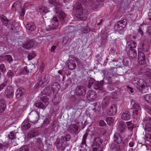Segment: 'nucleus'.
Instances as JSON below:
<instances>
[{"instance_id": "nucleus-4", "label": "nucleus", "mask_w": 151, "mask_h": 151, "mask_svg": "<svg viewBox=\"0 0 151 151\" xmlns=\"http://www.w3.org/2000/svg\"><path fill=\"white\" fill-rule=\"evenodd\" d=\"M28 117L30 122L35 124L37 123L39 119V116L36 111H34L29 113Z\"/></svg>"}, {"instance_id": "nucleus-64", "label": "nucleus", "mask_w": 151, "mask_h": 151, "mask_svg": "<svg viewBox=\"0 0 151 151\" xmlns=\"http://www.w3.org/2000/svg\"><path fill=\"white\" fill-rule=\"evenodd\" d=\"M68 42V40L66 38H64L63 40V44L65 45Z\"/></svg>"}, {"instance_id": "nucleus-51", "label": "nucleus", "mask_w": 151, "mask_h": 151, "mask_svg": "<svg viewBox=\"0 0 151 151\" xmlns=\"http://www.w3.org/2000/svg\"><path fill=\"white\" fill-rule=\"evenodd\" d=\"M20 151H28V147L27 145H24L21 147L19 149Z\"/></svg>"}, {"instance_id": "nucleus-29", "label": "nucleus", "mask_w": 151, "mask_h": 151, "mask_svg": "<svg viewBox=\"0 0 151 151\" xmlns=\"http://www.w3.org/2000/svg\"><path fill=\"white\" fill-rule=\"evenodd\" d=\"M35 105L37 107L43 109H45L47 106V104H44L41 102L35 103Z\"/></svg>"}, {"instance_id": "nucleus-27", "label": "nucleus", "mask_w": 151, "mask_h": 151, "mask_svg": "<svg viewBox=\"0 0 151 151\" xmlns=\"http://www.w3.org/2000/svg\"><path fill=\"white\" fill-rule=\"evenodd\" d=\"M68 67L70 70H74L76 67V64L74 61L70 60L68 63Z\"/></svg>"}, {"instance_id": "nucleus-42", "label": "nucleus", "mask_w": 151, "mask_h": 151, "mask_svg": "<svg viewBox=\"0 0 151 151\" xmlns=\"http://www.w3.org/2000/svg\"><path fill=\"white\" fill-rule=\"evenodd\" d=\"M145 129L149 132H151V124L148 123L145 125Z\"/></svg>"}, {"instance_id": "nucleus-8", "label": "nucleus", "mask_w": 151, "mask_h": 151, "mask_svg": "<svg viewBox=\"0 0 151 151\" xmlns=\"http://www.w3.org/2000/svg\"><path fill=\"white\" fill-rule=\"evenodd\" d=\"M97 95L96 92L94 91H89L88 92L86 97L88 100L92 101L96 98Z\"/></svg>"}, {"instance_id": "nucleus-7", "label": "nucleus", "mask_w": 151, "mask_h": 151, "mask_svg": "<svg viewBox=\"0 0 151 151\" xmlns=\"http://www.w3.org/2000/svg\"><path fill=\"white\" fill-rule=\"evenodd\" d=\"M76 93L78 95L84 96L86 93V88L83 86H78L76 89Z\"/></svg>"}, {"instance_id": "nucleus-33", "label": "nucleus", "mask_w": 151, "mask_h": 151, "mask_svg": "<svg viewBox=\"0 0 151 151\" xmlns=\"http://www.w3.org/2000/svg\"><path fill=\"white\" fill-rule=\"evenodd\" d=\"M136 44V43L133 41H131V42H128L127 43L128 46L127 47V48H128L130 50L134 49L133 48L135 47H136L135 45Z\"/></svg>"}, {"instance_id": "nucleus-34", "label": "nucleus", "mask_w": 151, "mask_h": 151, "mask_svg": "<svg viewBox=\"0 0 151 151\" xmlns=\"http://www.w3.org/2000/svg\"><path fill=\"white\" fill-rule=\"evenodd\" d=\"M23 94V92L22 90V88H19L16 92V98L18 99L20 98Z\"/></svg>"}, {"instance_id": "nucleus-1", "label": "nucleus", "mask_w": 151, "mask_h": 151, "mask_svg": "<svg viewBox=\"0 0 151 151\" xmlns=\"http://www.w3.org/2000/svg\"><path fill=\"white\" fill-rule=\"evenodd\" d=\"M73 9L76 11V14L82 20H85L87 19L88 14V11L86 9H83L80 3L77 2L75 3Z\"/></svg>"}, {"instance_id": "nucleus-37", "label": "nucleus", "mask_w": 151, "mask_h": 151, "mask_svg": "<svg viewBox=\"0 0 151 151\" xmlns=\"http://www.w3.org/2000/svg\"><path fill=\"white\" fill-rule=\"evenodd\" d=\"M70 135L69 134H65L62 136V139L64 140L69 141L70 139Z\"/></svg>"}, {"instance_id": "nucleus-54", "label": "nucleus", "mask_w": 151, "mask_h": 151, "mask_svg": "<svg viewBox=\"0 0 151 151\" xmlns=\"http://www.w3.org/2000/svg\"><path fill=\"white\" fill-rule=\"evenodd\" d=\"M5 58L9 62L13 61L12 57L10 55H6L5 56Z\"/></svg>"}, {"instance_id": "nucleus-22", "label": "nucleus", "mask_w": 151, "mask_h": 151, "mask_svg": "<svg viewBox=\"0 0 151 151\" xmlns=\"http://www.w3.org/2000/svg\"><path fill=\"white\" fill-rule=\"evenodd\" d=\"M121 117L123 120H128L130 118L131 114L129 111H126L122 114Z\"/></svg>"}, {"instance_id": "nucleus-58", "label": "nucleus", "mask_w": 151, "mask_h": 151, "mask_svg": "<svg viewBox=\"0 0 151 151\" xmlns=\"http://www.w3.org/2000/svg\"><path fill=\"white\" fill-rule=\"evenodd\" d=\"M0 69L2 73H4L6 70V68L3 64L0 65Z\"/></svg>"}, {"instance_id": "nucleus-47", "label": "nucleus", "mask_w": 151, "mask_h": 151, "mask_svg": "<svg viewBox=\"0 0 151 151\" xmlns=\"http://www.w3.org/2000/svg\"><path fill=\"white\" fill-rule=\"evenodd\" d=\"M40 12H41L43 15L45 13H47L48 12H49L47 9L46 8H45V7L40 8Z\"/></svg>"}, {"instance_id": "nucleus-40", "label": "nucleus", "mask_w": 151, "mask_h": 151, "mask_svg": "<svg viewBox=\"0 0 151 151\" xmlns=\"http://www.w3.org/2000/svg\"><path fill=\"white\" fill-rule=\"evenodd\" d=\"M134 112H138L141 110L140 106L138 104H134L133 105Z\"/></svg>"}, {"instance_id": "nucleus-16", "label": "nucleus", "mask_w": 151, "mask_h": 151, "mask_svg": "<svg viewBox=\"0 0 151 151\" xmlns=\"http://www.w3.org/2000/svg\"><path fill=\"white\" fill-rule=\"evenodd\" d=\"M34 45V41L32 40L26 42L24 44L23 47L24 48L28 50L32 48Z\"/></svg>"}, {"instance_id": "nucleus-24", "label": "nucleus", "mask_w": 151, "mask_h": 151, "mask_svg": "<svg viewBox=\"0 0 151 151\" xmlns=\"http://www.w3.org/2000/svg\"><path fill=\"white\" fill-rule=\"evenodd\" d=\"M21 7V4L20 2L19 1H17L13 4L12 9L13 10H19Z\"/></svg>"}, {"instance_id": "nucleus-57", "label": "nucleus", "mask_w": 151, "mask_h": 151, "mask_svg": "<svg viewBox=\"0 0 151 151\" xmlns=\"http://www.w3.org/2000/svg\"><path fill=\"white\" fill-rule=\"evenodd\" d=\"M146 139L150 143H151V135L149 134H146Z\"/></svg>"}, {"instance_id": "nucleus-13", "label": "nucleus", "mask_w": 151, "mask_h": 151, "mask_svg": "<svg viewBox=\"0 0 151 151\" xmlns=\"http://www.w3.org/2000/svg\"><path fill=\"white\" fill-rule=\"evenodd\" d=\"M126 123L123 122L121 121L119 122L118 130L120 133H124L126 129Z\"/></svg>"}, {"instance_id": "nucleus-60", "label": "nucleus", "mask_w": 151, "mask_h": 151, "mask_svg": "<svg viewBox=\"0 0 151 151\" xmlns=\"http://www.w3.org/2000/svg\"><path fill=\"white\" fill-rule=\"evenodd\" d=\"M93 151H97L98 149L99 148V146H97L96 145L93 144L92 145Z\"/></svg>"}, {"instance_id": "nucleus-63", "label": "nucleus", "mask_w": 151, "mask_h": 151, "mask_svg": "<svg viewBox=\"0 0 151 151\" xmlns=\"http://www.w3.org/2000/svg\"><path fill=\"white\" fill-rule=\"evenodd\" d=\"M138 32L139 34H140L141 35H143V32L142 29L139 28L138 30Z\"/></svg>"}, {"instance_id": "nucleus-10", "label": "nucleus", "mask_w": 151, "mask_h": 151, "mask_svg": "<svg viewBox=\"0 0 151 151\" xmlns=\"http://www.w3.org/2000/svg\"><path fill=\"white\" fill-rule=\"evenodd\" d=\"M145 58L144 53L142 52L138 51V60L140 64L142 65L145 63Z\"/></svg>"}, {"instance_id": "nucleus-2", "label": "nucleus", "mask_w": 151, "mask_h": 151, "mask_svg": "<svg viewBox=\"0 0 151 151\" xmlns=\"http://www.w3.org/2000/svg\"><path fill=\"white\" fill-rule=\"evenodd\" d=\"M55 9L56 14L58 16L60 20L61 21V22L58 25H54L53 24H52V26H51V25H49V26H50L52 29H55L58 28L59 26L61 27L62 25V20H64L66 17V14L62 11L60 6L55 7Z\"/></svg>"}, {"instance_id": "nucleus-46", "label": "nucleus", "mask_w": 151, "mask_h": 151, "mask_svg": "<svg viewBox=\"0 0 151 151\" xmlns=\"http://www.w3.org/2000/svg\"><path fill=\"white\" fill-rule=\"evenodd\" d=\"M49 2L50 4H53L55 6L59 7L60 6L59 4L56 1V0H49Z\"/></svg>"}, {"instance_id": "nucleus-48", "label": "nucleus", "mask_w": 151, "mask_h": 151, "mask_svg": "<svg viewBox=\"0 0 151 151\" xmlns=\"http://www.w3.org/2000/svg\"><path fill=\"white\" fill-rule=\"evenodd\" d=\"M36 56V54L34 52L29 53L27 56L28 60H30L34 58Z\"/></svg>"}, {"instance_id": "nucleus-50", "label": "nucleus", "mask_w": 151, "mask_h": 151, "mask_svg": "<svg viewBox=\"0 0 151 151\" xmlns=\"http://www.w3.org/2000/svg\"><path fill=\"white\" fill-rule=\"evenodd\" d=\"M40 100L42 102L45 104L47 103L48 101V99L46 96L41 97Z\"/></svg>"}, {"instance_id": "nucleus-31", "label": "nucleus", "mask_w": 151, "mask_h": 151, "mask_svg": "<svg viewBox=\"0 0 151 151\" xmlns=\"http://www.w3.org/2000/svg\"><path fill=\"white\" fill-rule=\"evenodd\" d=\"M38 134L37 131L32 130L28 134V137L29 138H32L37 136Z\"/></svg>"}, {"instance_id": "nucleus-38", "label": "nucleus", "mask_w": 151, "mask_h": 151, "mask_svg": "<svg viewBox=\"0 0 151 151\" xmlns=\"http://www.w3.org/2000/svg\"><path fill=\"white\" fill-rule=\"evenodd\" d=\"M126 124L127 125V127L128 129L130 131H132L134 127V125L131 122H126Z\"/></svg>"}, {"instance_id": "nucleus-53", "label": "nucleus", "mask_w": 151, "mask_h": 151, "mask_svg": "<svg viewBox=\"0 0 151 151\" xmlns=\"http://www.w3.org/2000/svg\"><path fill=\"white\" fill-rule=\"evenodd\" d=\"M14 73L11 70H9L7 74V76L9 78H12L14 75Z\"/></svg>"}, {"instance_id": "nucleus-15", "label": "nucleus", "mask_w": 151, "mask_h": 151, "mask_svg": "<svg viewBox=\"0 0 151 151\" xmlns=\"http://www.w3.org/2000/svg\"><path fill=\"white\" fill-rule=\"evenodd\" d=\"M113 68H116V72L118 75H123L124 73L126 72V70L125 69L124 67H115L114 66Z\"/></svg>"}, {"instance_id": "nucleus-56", "label": "nucleus", "mask_w": 151, "mask_h": 151, "mask_svg": "<svg viewBox=\"0 0 151 151\" xmlns=\"http://www.w3.org/2000/svg\"><path fill=\"white\" fill-rule=\"evenodd\" d=\"M90 0H79V1L83 3L85 5H87L88 4Z\"/></svg>"}, {"instance_id": "nucleus-62", "label": "nucleus", "mask_w": 151, "mask_h": 151, "mask_svg": "<svg viewBox=\"0 0 151 151\" xmlns=\"http://www.w3.org/2000/svg\"><path fill=\"white\" fill-rule=\"evenodd\" d=\"M128 59L127 58H124L122 60V62H123V64L125 65H127L128 64V62L127 61Z\"/></svg>"}, {"instance_id": "nucleus-19", "label": "nucleus", "mask_w": 151, "mask_h": 151, "mask_svg": "<svg viewBox=\"0 0 151 151\" xmlns=\"http://www.w3.org/2000/svg\"><path fill=\"white\" fill-rule=\"evenodd\" d=\"M34 68L33 65H28L24 67L23 71H25L26 73H31Z\"/></svg>"}, {"instance_id": "nucleus-28", "label": "nucleus", "mask_w": 151, "mask_h": 151, "mask_svg": "<svg viewBox=\"0 0 151 151\" xmlns=\"http://www.w3.org/2000/svg\"><path fill=\"white\" fill-rule=\"evenodd\" d=\"M103 142L99 137H96L94 138L93 144L96 145L97 146H99L100 144H101Z\"/></svg>"}, {"instance_id": "nucleus-52", "label": "nucleus", "mask_w": 151, "mask_h": 151, "mask_svg": "<svg viewBox=\"0 0 151 151\" xmlns=\"http://www.w3.org/2000/svg\"><path fill=\"white\" fill-rule=\"evenodd\" d=\"M140 79L137 78H134L132 79V82L135 86L137 84L139 80Z\"/></svg>"}, {"instance_id": "nucleus-18", "label": "nucleus", "mask_w": 151, "mask_h": 151, "mask_svg": "<svg viewBox=\"0 0 151 151\" xmlns=\"http://www.w3.org/2000/svg\"><path fill=\"white\" fill-rule=\"evenodd\" d=\"M31 125L27 120L24 121L22 124V128L24 130L28 129L30 127Z\"/></svg>"}, {"instance_id": "nucleus-44", "label": "nucleus", "mask_w": 151, "mask_h": 151, "mask_svg": "<svg viewBox=\"0 0 151 151\" xmlns=\"http://www.w3.org/2000/svg\"><path fill=\"white\" fill-rule=\"evenodd\" d=\"M143 122L145 125L148 123H151V118L148 116L145 117L143 119Z\"/></svg>"}, {"instance_id": "nucleus-61", "label": "nucleus", "mask_w": 151, "mask_h": 151, "mask_svg": "<svg viewBox=\"0 0 151 151\" xmlns=\"http://www.w3.org/2000/svg\"><path fill=\"white\" fill-rule=\"evenodd\" d=\"M99 124L100 126H104L106 125V123L104 121L101 120L99 122Z\"/></svg>"}, {"instance_id": "nucleus-26", "label": "nucleus", "mask_w": 151, "mask_h": 151, "mask_svg": "<svg viewBox=\"0 0 151 151\" xmlns=\"http://www.w3.org/2000/svg\"><path fill=\"white\" fill-rule=\"evenodd\" d=\"M127 53L128 56L132 58H135L137 55L136 52L134 49H129Z\"/></svg>"}, {"instance_id": "nucleus-59", "label": "nucleus", "mask_w": 151, "mask_h": 151, "mask_svg": "<svg viewBox=\"0 0 151 151\" xmlns=\"http://www.w3.org/2000/svg\"><path fill=\"white\" fill-rule=\"evenodd\" d=\"M7 84L6 82H4L2 84L0 85V91L2 90L5 86Z\"/></svg>"}, {"instance_id": "nucleus-43", "label": "nucleus", "mask_w": 151, "mask_h": 151, "mask_svg": "<svg viewBox=\"0 0 151 151\" xmlns=\"http://www.w3.org/2000/svg\"><path fill=\"white\" fill-rule=\"evenodd\" d=\"M96 82L93 78H90V79L89 80V83L88 87L89 88H91L92 85H94V83Z\"/></svg>"}, {"instance_id": "nucleus-11", "label": "nucleus", "mask_w": 151, "mask_h": 151, "mask_svg": "<svg viewBox=\"0 0 151 151\" xmlns=\"http://www.w3.org/2000/svg\"><path fill=\"white\" fill-rule=\"evenodd\" d=\"M68 130L71 134L74 133L76 134L78 133V127L76 124H72L70 125Z\"/></svg>"}, {"instance_id": "nucleus-32", "label": "nucleus", "mask_w": 151, "mask_h": 151, "mask_svg": "<svg viewBox=\"0 0 151 151\" xmlns=\"http://www.w3.org/2000/svg\"><path fill=\"white\" fill-rule=\"evenodd\" d=\"M5 101L4 100H1L0 102V112H2L5 109L6 107Z\"/></svg>"}, {"instance_id": "nucleus-6", "label": "nucleus", "mask_w": 151, "mask_h": 151, "mask_svg": "<svg viewBox=\"0 0 151 151\" xmlns=\"http://www.w3.org/2000/svg\"><path fill=\"white\" fill-rule=\"evenodd\" d=\"M46 76H42L38 78V83L36 85V88L41 86L43 84L46 85L48 84L50 81V79L48 78L46 80Z\"/></svg>"}, {"instance_id": "nucleus-36", "label": "nucleus", "mask_w": 151, "mask_h": 151, "mask_svg": "<svg viewBox=\"0 0 151 151\" xmlns=\"http://www.w3.org/2000/svg\"><path fill=\"white\" fill-rule=\"evenodd\" d=\"M141 47V49L145 52H147L149 50V45H148L145 44L144 43H142ZM140 49H141V48Z\"/></svg>"}, {"instance_id": "nucleus-3", "label": "nucleus", "mask_w": 151, "mask_h": 151, "mask_svg": "<svg viewBox=\"0 0 151 151\" xmlns=\"http://www.w3.org/2000/svg\"><path fill=\"white\" fill-rule=\"evenodd\" d=\"M135 86L142 94L145 93L148 90L147 83L145 81L142 79L139 80Z\"/></svg>"}, {"instance_id": "nucleus-14", "label": "nucleus", "mask_w": 151, "mask_h": 151, "mask_svg": "<svg viewBox=\"0 0 151 151\" xmlns=\"http://www.w3.org/2000/svg\"><path fill=\"white\" fill-rule=\"evenodd\" d=\"M104 84V81H101L100 82L99 81L96 82L93 85L94 89L96 90H101L103 88V86Z\"/></svg>"}, {"instance_id": "nucleus-17", "label": "nucleus", "mask_w": 151, "mask_h": 151, "mask_svg": "<svg viewBox=\"0 0 151 151\" xmlns=\"http://www.w3.org/2000/svg\"><path fill=\"white\" fill-rule=\"evenodd\" d=\"M60 88V84L57 83H54L52 85V89L54 93L58 92Z\"/></svg>"}, {"instance_id": "nucleus-25", "label": "nucleus", "mask_w": 151, "mask_h": 151, "mask_svg": "<svg viewBox=\"0 0 151 151\" xmlns=\"http://www.w3.org/2000/svg\"><path fill=\"white\" fill-rule=\"evenodd\" d=\"M88 134L86 133L83 136L82 142L81 145V147L83 149H86L87 146L86 143V141Z\"/></svg>"}, {"instance_id": "nucleus-49", "label": "nucleus", "mask_w": 151, "mask_h": 151, "mask_svg": "<svg viewBox=\"0 0 151 151\" xmlns=\"http://www.w3.org/2000/svg\"><path fill=\"white\" fill-rule=\"evenodd\" d=\"M106 121L109 124H110L111 123H113L114 120L112 117H108L106 118Z\"/></svg>"}, {"instance_id": "nucleus-23", "label": "nucleus", "mask_w": 151, "mask_h": 151, "mask_svg": "<svg viewBox=\"0 0 151 151\" xmlns=\"http://www.w3.org/2000/svg\"><path fill=\"white\" fill-rule=\"evenodd\" d=\"M114 141L118 144H121L122 142V139L119 133H116L114 135Z\"/></svg>"}, {"instance_id": "nucleus-9", "label": "nucleus", "mask_w": 151, "mask_h": 151, "mask_svg": "<svg viewBox=\"0 0 151 151\" xmlns=\"http://www.w3.org/2000/svg\"><path fill=\"white\" fill-rule=\"evenodd\" d=\"M5 93L7 97L8 98H12L14 94L13 88L10 86H8L5 89Z\"/></svg>"}, {"instance_id": "nucleus-21", "label": "nucleus", "mask_w": 151, "mask_h": 151, "mask_svg": "<svg viewBox=\"0 0 151 151\" xmlns=\"http://www.w3.org/2000/svg\"><path fill=\"white\" fill-rule=\"evenodd\" d=\"M116 106L115 105H112L110 108L109 114L110 115L113 116L115 115L117 112Z\"/></svg>"}, {"instance_id": "nucleus-55", "label": "nucleus", "mask_w": 151, "mask_h": 151, "mask_svg": "<svg viewBox=\"0 0 151 151\" xmlns=\"http://www.w3.org/2000/svg\"><path fill=\"white\" fill-rule=\"evenodd\" d=\"M8 137L9 138L13 139H14L15 137V135H14L13 132H11L8 135Z\"/></svg>"}, {"instance_id": "nucleus-5", "label": "nucleus", "mask_w": 151, "mask_h": 151, "mask_svg": "<svg viewBox=\"0 0 151 151\" xmlns=\"http://www.w3.org/2000/svg\"><path fill=\"white\" fill-rule=\"evenodd\" d=\"M127 23V21L125 19L118 21L114 27V29L117 31H121L125 27Z\"/></svg>"}, {"instance_id": "nucleus-35", "label": "nucleus", "mask_w": 151, "mask_h": 151, "mask_svg": "<svg viewBox=\"0 0 151 151\" xmlns=\"http://www.w3.org/2000/svg\"><path fill=\"white\" fill-rule=\"evenodd\" d=\"M109 97H106L102 101V105L104 106H106L108 105L109 103Z\"/></svg>"}, {"instance_id": "nucleus-39", "label": "nucleus", "mask_w": 151, "mask_h": 151, "mask_svg": "<svg viewBox=\"0 0 151 151\" xmlns=\"http://www.w3.org/2000/svg\"><path fill=\"white\" fill-rule=\"evenodd\" d=\"M144 97L147 102L151 104V94H146L144 96Z\"/></svg>"}, {"instance_id": "nucleus-12", "label": "nucleus", "mask_w": 151, "mask_h": 151, "mask_svg": "<svg viewBox=\"0 0 151 151\" xmlns=\"http://www.w3.org/2000/svg\"><path fill=\"white\" fill-rule=\"evenodd\" d=\"M27 29L29 31L32 32L34 31L36 29V27L35 24L33 22H28L26 25Z\"/></svg>"}, {"instance_id": "nucleus-20", "label": "nucleus", "mask_w": 151, "mask_h": 151, "mask_svg": "<svg viewBox=\"0 0 151 151\" xmlns=\"http://www.w3.org/2000/svg\"><path fill=\"white\" fill-rule=\"evenodd\" d=\"M52 93V91L50 86H47L45 87L41 92V94L42 95H49Z\"/></svg>"}, {"instance_id": "nucleus-30", "label": "nucleus", "mask_w": 151, "mask_h": 151, "mask_svg": "<svg viewBox=\"0 0 151 151\" xmlns=\"http://www.w3.org/2000/svg\"><path fill=\"white\" fill-rule=\"evenodd\" d=\"M0 17L3 24L6 26H7L9 23V20L3 14Z\"/></svg>"}, {"instance_id": "nucleus-41", "label": "nucleus", "mask_w": 151, "mask_h": 151, "mask_svg": "<svg viewBox=\"0 0 151 151\" xmlns=\"http://www.w3.org/2000/svg\"><path fill=\"white\" fill-rule=\"evenodd\" d=\"M111 63L113 64L114 65L116 66H120L122 65V64L118 60H116L114 59L112 60V62H111Z\"/></svg>"}, {"instance_id": "nucleus-45", "label": "nucleus", "mask_w": 151, "mask_h": 151, "mask_svg": "<svg viewBox=\"0 0 151 151\" xmlns=\"http://www.w3.org/2000/svg\"><path fill=\"white\" fill-rule=\"evenodd\" d=\"M8 147V145L7 143H0V150H5Z\"/></svg>"}]
</instances>
